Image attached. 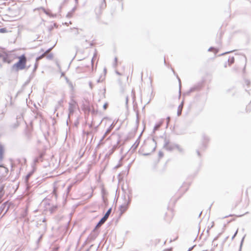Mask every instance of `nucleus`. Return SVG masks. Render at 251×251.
<instances>
[{
	"instance_id": "2eb2a0df",
	"label": "nucleus",
	"mask_w": 251,
	"mask_h": 251,
	"mask_svg": "<svg viewBox=\"0 0 251 251\" xmlns=\"http://www.w3.org/2000/svg\"><path fill=\"white\" fill-rule=\"evenodd\" d=\"M208 50L209 51H215V53H217L218 52V50H217L216 49H215V48L214 47H211L209 49H208Z\"/></svg>"
},
{
	"instance_id": "e433bc0d",
	"label": "nucleus",
	"mask_w": 251,
	"mask_h": 251,
	"mask_svg": "<svg viewBox=\"0 0 251 251\" xmlns=\"http://www.w3.org/2000/svg\"><path fill=\"white\" fill-rule=\"evenodd\" d=\"M75 0V1H76V2H77L78 0Z\"/></svg>"
},
{
	"instance_id": "aec40b11",
	"label": "nucleus",
	"mask_w": 251,
	"mask_h": 251,
	"mask_svg": "<svg viewBox=\"0 0 251 251\" xmlns=\"http://www.w3.org/2000/svg\"><path fill=\"white\" fill-rule=\"evenodd\" d=\"M42 56H43V55H41V56H39V57H37V58H36V62L38 61H39V59H40V58H41L42 57Z\"/></svg>"
},
{
	"instance_id": "9d476101",
	"label": "nucleus",
	"mask_w": 251,
	"mask_h": 251,
	"mask_svg": "<svg viewBox=\"0 0 251 251\" xmlns=\"http://www.w3.org/2000/svg\"><path fill=\"white\" fill-rule=\"evenodd\" d=\"M75 104L74 102L70 103L69 104V115L73 113L74 112V109L75 108Z\"/></svg>"
},
{
	"instance_id": "f704fd0d",
	"label": "nucleus",
	"mask_w": 251,
	"mask_h": 251,
	"mask_svg": "<svg viewBox=\"0 0 251 251\" xmlns=\"http://www.w3.org/2000/svg\"><path fill=\"white\" fill-rule=\"evenodd\" d=\"M164 63H166V60H165V59H164Z\"/></svg>"
},
{
	"instance_id": "cd10ccee",
	"label": "nucleus",
	"mask_w": 251,
	"mask_h": 251,
	"mask_svg": "<svg viewBox=\"0 0 251 251\" xmlns=\"http://www.w3.org/2000/svg\"><path fill=\"white\" fill-rule=\"evenodd\" d=\"M58 67H59L60 69H61V66H60V65H59V64H58ZM61 71H62V70H61Z\"/></svg>"
},
{
	"instance_id": "72a5a7b5",
	"label": "nucleus",
	"mask_w": 251,
	"mask_h": 251,
	"mask_svg": "<svg viewBox=\"0 0 251 251\" xmlns=\"http://www.w3.org/2000/svg\"><path fill=\"white\" fill-rule=\"evenodd\" d=\"M75 8H74L73 9V11H75Z\"/></svg>"
},
{
	"instance_id": "423d86ee",
	"label": "nucleus",
	"mask_w": 251,
	"mask_h": 251,
	"mask_svg": "<svg viewBox=\"0 0 251 251\" xmlns=\"http://www.w3.org/2000/svg\"><path fill=\"white\" fill-rule=\"evenodd\" d=\"M4 184L3 183V179L2 178H0V197H1L3 195V188L4 187Z\"/></svg>"
},
{
	"instance_id": "a211bd4d",
	"label": "nucleus",
	"mask_w": 251,
	"mask_h": 251,
	"mask_svg": "<svg viewBox=\"0 0 251 251\" xmlns=\"http://www.w3.org/2000/svg\"><path fill=\"white\" fill-rule=\"evenodd\" d=\"M237 232H238V230H236V231L235 232L234 235H233V236L232 237V239H233L234 238V237L236 236V234H237Z\"/></svg>"
},
{
	"instance_id": "f03ea898",
	"label": "nucleus",
	"mask_w": 251,
	"mask_h": 251,
	"mask_svg": "<svg viewBox=\"0 0 251 251\" xmlns=\"http://www.w3.org/2000/svg\"><path fill=\"white\" fill-rule=\"evenodd\" d=\"M225 58L227 59L226 63H234L235 60L241 62L247 61L246 57L244 54H235V57L230 55L227 57L226 56Z\"/></svg>"
},
{
	"instance_id": "412c9836",
	"label": "nucleus",
	"mask_w": 251,
	"mask_h": 251,
	"mask_svg": "<svg viewBox=\"0 0 251 251\" xmlns=\"http://www.w3.org/2000/svg\"><path fill=\"white\" fill-rule=\"evenodd\" d=\"M245 83L247 84V85H249L250 84V81L248 80H246L245 81Z\"/></svg>"
},
{
	"instance_id": "bb28decb",
	"label": "nucleus",
	"mask_w": 251,
	"mask_h": 251,
	"mask_svg": "<svg viewBox=\"0 0 251 251\" xmlns=\"http://www.w3.org/2000/svg\"><path fill=\"white\" fill-rule=\"evenodd\" d=\"M115 61L116 63L117 62V57L115 58Z\"/></svg>"
},
{
	"instance_id": "ddd939ff",
	"label": "nucleus",
	"mask_w": 251,
	"mask_h": 251,
	"mask_svg": "<svg viewBox=\"0 0 251 251\" xmlns=\"http://www.w3.org/2000/svg\"><path fill=\"white\" fill-rule=\"evenodd\" d=\"M44 55V57H46L49 60H51L53 57V55H52V54H51V53L46 54V55Z\"/></svg>"
},
{
	"instance_id": "7ed1b4c3",
	"label": "nucleus",
	"mask_w": 251,
	"mask_h": 251,
	"mask_svg": "<svg viewBox=\"0 0 251 251\" xmlns=\"http://www.w3.org/2000/svg\"><path fill=\"white\" fill-rule=\"evenodd\" d=\"M111 212V208H110L106 212V213H105V214L104 215L103 217L102 218H101V220L98 223V224L96 226L95 228H99L103 224H104V223L106 221V220L108 218Z\"/></svg>"
},
{
	"instance_id": "c85d7f7f",
	"label": "nucleus",
	"mask_w": 251,
	"mask_h": 251,
	"mask_svg": "<svg viewBox=\"0 0 251 251\" xmlns=\"http://www.w3.org/2000/svg\"><path fill=\"white\" fill-rule=\"evenodd\" d=\"M167 121H168V123L170 121V117H168Z\"/></svg>"
},
{
	"instance_id": "9b49d317",
	"label": "nucleus",
	"mask_w": 251,
	"mask_h": 251,
	"mask_svg": "<svg viewBox=\"0 0 251 251\" xmlns=\"http://www.w3.org/2000/svg\"><path fill=\"white\" fill-rule=\"evenodd\" d=\"M4 152L3 147L0 144V161L3 158V153Z\"/></svg>"
},
{
	"instance_id": "4be33fe9",
	"label": "nucleus",
	"mask_w": 251,
	"mask_h": 251,
	"mask_svg": "<svg viewBox=\"0 0 251 251\" xmlns=\"http://www.w3.org/2000/svg\"><path fill=\"white\" fill-rule=\"evenodd\" d=\"M107 104H104V105H103V108H104V109H106L107 108Z\"/></svg>"
},
{
	"instance_id": "b1692460",
	"label": "nucleus",
	"mask_w": 251,
	"mask_h": 251,
	"mask_svg": "<svg viewBox=\"0 0 251 251\" xmlns=\"http://www.w3.org/2000/svg\"><path fill=\"white\" fill-rule=\"evenodd\" d=\"M178 81H179V88H180V87H181L180 79L179 78H178Z\"/></svg>"
},
{
	"instance_id": "f257e3e1",
	"label": "nucleus",
	"mask_w": 251,
	"mask_h": 251,
	"mask_svg": "<svg viewBox=\"0 0 251 251\" xmlns=\"http://www.w3.org/2000/svg\"><path fill=\"white\" fill-rule=\"evenodd\" d=\"M0 58H2L5 63H11L15 60H17L16 63H26L27 61L25 54H20L15 51H10L8 53L0 51Z\"/></svg>"
},
{
	"instance_id": "1a4fd4ad",
	"label": "nucleus",
	"mask_w": 251,
	"mask_h": 251,
	"mask_svg": "<svg viewBox=\"0 0 251 251\" xmlns=\"http://www.w3.org/2000/svg\"><path fill=\"white\" fill-rule=\"evenodd\" d=\"M114 127V126L113 124H112L107 129V130L106 131L105 133H104V134L103 135L102 139H101V141H102V140H103L105 137L106 136L111 132V130L112 129V128H113Z\"/></svg>"
},
{
	"instance_id": "2f4dec72",
	"label": "nucleus",
	"mask_w": 251,
	"mask_h": 251,
	"mask_svg": "<svg viewBox=\"0 0 251 251\" xmlns=\"http://www.w3.org/2000/svg\"><path fill=\"white\" fill-rule=\"evenodd\" d=\"M227 53H228V52H226V53H223V54H227Z\"/></svg>"
},
{
	"instance_id": "dca6fc26",
	"label": "nucleus",
	"mask_w": 251,
	"mask_h": 251,
	"mask_svg": "<svg viewBox=\"0 0 251 251\" xmlns=\"http://www.w3.org/2000/svg\"><path fill=\"white\" fill-rule=\"evenodd\" d=\"M31 175V173H29V174H28V175L26 176V177H25V181H26V182H27V181H28V180L29 178L30 177Z\"/></svg>"
},
{
	"instance_id": "f8f14e48",
	"label": "nucleus",
	"mask_w": 251,
	"mask_h": 251,
	"mask_svg": "<svg viewBox=\"0 0 251 251\" xmlns=\"http://www.w3.org/2000/svg\"><path fill=\"white\" fill-rule=\"evenodd\" d=\"M183 102H181V104L179 105L177 111L178 116H180L181 114L182 109L183 107Z\"/></svg>"
},
{
	"instance_id": "c9c22d12",
	"label": "nucleus",
	"mask_w": 251,
	"mask_h": 251,
	"mask_svg": "<svg viewBox=\"0 0 251 251\" xmlns=\"http://www.w3.org/2000/svg\"><path fill=\"white\" fill-rule=\"evenodd\" d=\"M53 193H55V190H53Z\"/></svg>"
},
{
	"instance_id": "7c9ffc66",
	"label": "nucleus",
	"mask_w": 251,
	"mask_h": 251,
	"mask_svg": "<svg viewBox=\"0 0 251 251\" xmlns=\"http://www.w3.org/2000/svg\"><path fill=\"white\" fill-rule=\"evenodd\" d=\"M7 205H8V204H7V203H5V207H6Z\"/></svg>"
},
{
	"instance_id": "c756f323",
	"label": "nucleus",
	"mask_w": 251,
	"mask_h": 251,
	"mask_svg": "<svg viewBox=\"0 0 251 251\" xmlns=\"http://www.w3.org/2000/svg\"><path fill=\"white\" fill-rule=\"evenodd\" d=\"M75 34H78V30H77V31H76V32H75Z\"/></svg>"
},
{
	"instance_id": "5701e85b",
	"label": "nucleus",
	"mask_w": 251,
	"mask_h": 251,
	"mask_svg": "<svg viewBox=\"0 0 251 251\" xmlns=\"http://www.w3.org/2000/svg\"><path fill=\"white\" fill-rule=\"evenodd\" d=\"M95 61V60H94V56L91 59V63H94V62Z\"/></svg>"
},
{
	"instance_id": "6ab92c4d",
	"label": "nucleus",
	"mask_w": 251,
	"mask_h": 251,
	"mask_svg": "<svg viewBox=\"0 0 251 251\" xmlns=\"http://www.w3.org/2000/svg\"><path fill=\"white\" fill-rule=\"evenodd\" d=\"M245 238V236H244V237L243 238L242 241H241V245H240V249L241 248V247L242 246V244H243V242L244 241V239Z\"/></svg>"
},
{
	"instance_id": "473e14b6",
	"label": "nucleus",
	"mask_w": 251,
	"mask_h": 251,
	"mask_svg": "<svg viewBox=\"0 0 251 251\" xmlns=\"http://www.w3.org/2000/svg\"><path fill=\"white\" fill-rule=\"evenodd\" d=\"M8 208V206L7 207V209H6V212L7 211Z\"/></svg>"
},
{
	"instance_id": "393cba45",
	"label": "nucleus",
	"mask_w": 251,
	"mask_h": 251,
	"mask_svg": "<svg viewBox=\"0 0 251 251\" xmlns=\"http://www.w3.org/2000/svg\"><path fill=\"white\" fill-rule=\"evenodd\" d=\"M37 64H35L34 65V70H35L36 68H37Z\"/></svg>"
},
{
	"instance_id": "0eeeda50",
	"label": "nucleus",
	"mask_w": 251,
	"mask_h": 251,
	"mask_svg": "<svg viewBox=\"0 0 251 251\" xmlns=\"http://www.w3.org/2000/svg\"><path fill=\"white\" fill-rule=\"evenodd\" d=\"M127 208L128 203H124L120 207L121 214H123L127 209Z\"/></svg>"
},
{
	"instance_id": "f3484780",
	"label": "nucleus",
	"mask_w": 251,
	"mask_h": 251,
	"mask_svg": "<svg viewBox=\"0 0 251 251\" xmlns=\"http://www.w3.org/2000/svg\"><path fill=\"white\" fill-rule=\"evenodd\" d=\"M6 32V29L5 28H0V33H5Z\"/></svg>"
},
{
	"instance_id": "6e6552de",
	"label": "nucleus",
	"mask_w": 251,
	"mask_h": 251,
	"mask_svg": "<svg viewBox=\"0 0 251 251\" xmlns=\"http://www.w3.org/2000/svg\"><path fill=\"white\" fill-rule=\"evenodd\" d=\"M8 172V169L3 166L2 165H0V173L1 174V176H3L6 174H7Z\"/></svg>"
},
{
	"instance_id": "39448f33",
	"label": "nucleus",
	"mask_w": 251,
	"mask_h": 251,
	"mask_svg": "<svg viewBox=\"0 0 251 251\" xmlns=\"http://www.w3.org/2000/svg\"><path fill=\"white\" fill-rule=\"evenodd\" d=\"M105 7L106 3L105 2V0H103V2L101 3V4L100 6L99 11H97V9H96V13L97 15H100L101 14V10L104 9Z\"/></svg>"
},
{
	"instance_id": "20e7f679",
	"label": "nucleus",
	"mask_w": 251,
	"mask_h": 251,
	"mask_svg": "<svg viewBox=\"0 0 251 251\" xmlns=\"http://www.w3.org/2000/svg\"><path fill=\"white\" fill-rule=\"evenodd\" d=\"M25 64H15L13 67V70L17 71L20 70H23L26 68Z\"/></svg>"
},
{
	"instance_id": "a878e982",
	"label": "nucleus",
	"mask_w": 251,
	"mask_h": 251,
	"mask_svg": "<svg viewBox=\"0 0 251 251\" xmlns=\"http://www.w3.org/2000/svg\"><path fill=\"white\" fill-rule=\"evenodd\" d=\"M65 65H67V68H69V66H70V64H64Z\"/></svg>"
},
{
	"instance_id": "4468645a",
	"label": "nucleus",
	"mask_w": 251,
	"mask_h": 251,
	"mask_svg": "<svg viewBox=\"0 0 251 251\" xmlns=\"http://www.w3.org/2000/svg\"><path fill=\"white\" fill-rule=\"evenodd\" d=\"M161 125L162 123H160V124L155 125V126L154 127L153 131L155 132V131L158 130Z\"/></svg>"
}]
</instances>
